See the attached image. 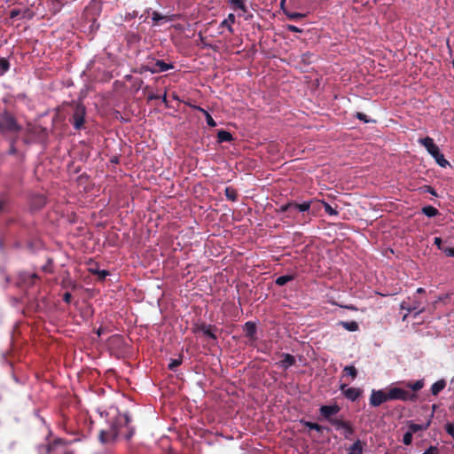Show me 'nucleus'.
I'll use <instances>...</instances> for the list:
<instances>
[{
  "mask_svg": "<svg viewBox=\"0 0 454 454\" xmlns=\"http://www.w3.org/2000/svg\"><path fill=\"white\" fill-rule=\"evenodd\" d=\"M389 401L387 398V391H385L383 389H372L371 392V395L369 398V403L372 407H379L382 403Z\"/></svg>",
  "mask_w": 454,
  "mask_h": 454,
  "instance_id": "1a4fd4ad",
  "label": "nucleus"
},
{
  "mask_svg": "<svg viewBox=\"0 0 454 454\" xmlns=\"http://www.w3.org/2000/svg\"><path fill=\"white\" fill-rule=\"evenodd\" d=\"M225 196L229 200L235 201L237 200V192L234 189L227 187L225 189Z\"/></svg>",
  "mask_w": 454,
  "mask_h": 454,
  "instance_id": "c9c22d12",
  "label": "nucleus"
},
{
  "mask_svg": "<svg viewBox=\"0 0 454 454\" xmlns=\"http://www.w3.org/2000/svg\"><path fill=\"white\" fill-rule=\"evenodd\" d=\"M141 39L140 35L137 33H133L129 35V43H132V42H139Z\"/></svg>",
  "mask_w": 454,
  "mask_h": 454,
  "instance_id": "3c124183",
  "label": "nucleus"
},
{
  "mask_svg": "<svg viewBox=\"0 0 454 454\" xmlns=\"http://www.w3.org/2000/svg\"><path fill=\"white\" fill-rule=\"evenodd\" d=\"M293 205H294V202L291 201V202H288V203H286V204L280 206L279 212H281V213L288 212L289 210L293 209Z\"/></svg>",
  "mask_w": 454,
  "mask_h": 454,
  "instance_id": "79ce46f5",
  "label": "nucleus"
},
{
  "mask_svg": "<svg viewBox=\"0 0 454 454\" xmlns=\"http://www.w3.org/2000/svg\"><path fill=\"white\" fill-rule=\"evenodd\" d=\"M232 140H233V137L229 131L221 129L217 132V142L218 143L231 142Z\"/></svg>",
  "mask_w": 454,
  "mask_h": 454,
  "instance_id": "5701e85b",
  "label": "nucleus"
},
{
  "mask_svg": "<svg viewBox=\"0 0 454 454\" xmlns=\"http://www.w3.org/2000/svg\"><path fill=\"white\" fill-rule=\"evenodd\" d=\"M430 423H431L430 420H428L425 424L410 423L408 426V428H409L408 431L413 434L419 431L427 430L428 428V427L430 426Z\"/></svg>",
  "mask_w": 454,
  "mask_h": 454,
  "instance_id": "412c9836",
  "label": "nucleus"
},
{
  "mask_svg": "<svg viewBox=\"0 0 454 454\" xmlns=\"http://www.w3.org/2000/svg\"><path fill=\"white\" fill-rule=\"evenodd\" d=\"M447 256L454 257V247H444L442 250Z\"/></svg>",
  "mask_w": 454,
  "mask_h": 454,
  "instance_id": "a18cd8bd",
  "label": "nucleus"
},
{
  "mask_svg": "<svg viewBox=\"0 0 454 454\" xmlns=\"http://www.w3.org/2000/svg\"><path fill=\"white\" fill-rule=\"evenodd\" d=\"M311 203V200L303 201L302 203L294 202V205H293V208L301 213L308 212L310 209Z\"/></svg>",
  "mask_w": 454,
  "mask_h": 454,
  "instance_id": "393cba45",
  "label": "nucleus"
},
{
  "mask_svg": "<svg viewBox=\"0 0 454 454\" xmlns=\"http://www.w3.org/2000/svg\"><path fill=\"white\" fill-rule=\"evenodd\" d=\"M339 325H340L344 329H346L349 332H356L359 328L358 324L356 321H350V322L340 321V322H339Z\"/></svg>",
  "mask_w": 454,
  "mask_h": 454,
  "instance_id": "bb28decb",
  "label": "nucleus"
},
{
  "mask_svg": "<svg viewBox=\"0 0 454 454\" xmlns=\"http://www.w3.org/2000/svg\"><path fill=\"white\" fill-rule=\"evenodd\" d=\"M140 20H142L143 21H145V17L144 16V14H142L140 17H139Z\"/></svg>",
  "mask_w": 454,
  "mask_h": 454,
  "instance_id": "774afa93",
  "label": "nucleus"
},
{
  "mask_svg": "<svg viewBox=\"0 0 454 454\" xmlns=\"http://www.w3.org/2000/svg\"><path fill=\"white\" fill-rule=\"evenodd\" d=\"M244 331L246 333V336H247L250 340H255L256 337V325L254 322L248 321L244 325Z\"/></svg>",
  "mask_w": 454,
  "mask_h": 454,
  "instance_id": "2eb2a0df",
  "label": "nucleus"
},
{
  "mask_svg": "<svg viewBox=\"0 0 454 454\" xmlns=\"http://www.w3.org/2000/svg\"><path fill=\"white\" fill-rule=\"evenodd\" d=\"M340 390L342 391L344 396L352 402L356 401L361 395V390L356 387H347V385H341Z\"/></svg>",
  "mask_w": 454,
  "mask_h": 454,
  "instance_id": "4468645a",
  "label": "nucleus"
},
{
  "mask_svg": "<svg viewBox=\"0 0 454 454\" xmlns=\"http://www.w3.org/2000/svg\"><path fill=\"white\" fill-rule=\"evenodd\" d=\"M102 6L97 0H91L85 7L82 15V27L85 32L93 33L96 31L99 24L98 17L100 15Z\"/></svg>",
  "mask_w": 454,
  "mask_h": 454,
  "instance_id": "f03ea898",
  "label": "nucleus"
},
{
  "mask_svg": "<svg viewBox=\"0 0 454 454\" xmlns=\"http://www.w3.org/2000/svg\"><path fill=\"white\" fill-rule=\"evenodd\" d=\"M90 271L98 275L100 279H105L106 277L109 275V272L106 270H90Z\"/></svg>",
  "mask_w": 454,
  "mask_h": 454,
  "instance_id": "4c0bfd02",
  "label": "nucleus"
},
{
  "mask_svg": "<svg viewBox=\"0 0 454 454\" xmlns=\"http://www.w3.org/2000/svg\"><path fill=\"white\" fill-rule=\"evenodd\" d=\"M4 208V203L2 200H0V211Z\"/></svg>",
  "mask_w": 454,
  "mask_h": 454,
  "instance_id": "338daca9",
  "label": "nucleus"
},
{
  "mask_svg": "<svg viewBox=\"0 0 454 454\" xmlns=\"http://www.w3.org/2000/svg\"><path fill=\"white\" fill-rule=\"evenodd\" d=\"M446 385H447V383H446L445 380L442 379V380H437L431 386V388H430L431 394L433 395H437L440 392H442L445 388Z\"/></svg>",
  "mask_w": 454,
  "mask_h": 454,
  "instance_id": "aec40b11",
  "label": "nucleus"
},
{
  "mask_svg": "<svg viewBox=\"0 0 454 454\" xmlns=\"http://www.w3.org/2000/svg\"><path fill=\"white\" fill-rule=\"evenodd\" d=\"M411 307V308H407L408 312L416 311V314H420L425 310L423 308H420V303L418 301H414Z\"/></svg>",
  "mask_w": 454,
  "mask_h": 454,
  "instance_id": "72a5a7b5",
  "label": "nucleus"
},
{
  "mask_svg": "<svg viewBox=\"0 0 454 454\" xmlns=\"http://www.w3.org/2000/svg\"><path fill=\"white\" fill-rule=\"evenodd\" d=\"M281 356L283 357V359L279 362L278 364L284 370L288 369L289 367L293 366L295 364V358L291 354L283 353Z\"/></svg>",
  "mask_w": 454,
  "mask_h": 454,
  "instance_id": "dca6fc26",
  "label": "nucleus"
},
{
  "mask_svg": "<svg viewBox=\"0 0 454 454\" xmlns=\"http://www.w3.org/2000/svg\"><path fill=\"white\" fill-rule=\"evenodd\" d=\"M10 69L9 60L5 58H0V74L3 75Z\"/></svg>",
  "mask_w": 454,
  "mask_h": 454,
  "instance_id": "2f4dec72",
  "label": "nucleus"
},
{
  "mask_svg": "<svg viewBox=\"0 0 454 454\" xmlns=\"http://www.w3.org/2000/svg\"><path fill=\"white\" fill-rule=\"evenodd\" d=\"M97 333H98V336H100L103 333L102 328H98V331H97Z\"/></svg>",
  "mask_w": 454,
  "mask_h": 454,
  "instance_id": "e2e57ef3",
  "label": "nucleus"
},
{
  "mask_svg": "<svg viewBox=\"0 0 454 454\" xmlns=\"http://www.w3.org/2000/svg\"><path fill=\"white\" fill-rule=\"evenodd\" d=\"M338 431L341 432L345 439H350L355 433L354 427L350 421H344L343 426L339 427Z\"/></svg>",
  "mask_w": 454,
  "mask_h": 454,
  "instance_id": "f3484780",
  "label": "nucleus"
},
{
  "mask_svg": "<svg viewBox=\"0 0 454 454\" xmlns=\"http://www.w3.org/2000/svg\"><path fill=\"white\" fill-rule=\"evenodd\" d=\"M418 142L423 145L427 153L434 158L435 162L442 168L450 166V162L445 159L444 155L440 152L437 145L434 144V139L430 137L419 138Z\"/></svg>",
  "mask_w": 454,
  "mask_h": 454,
  "instance_id": "20e7f679",
  "label": "nucleus"
},
{
  "mask_svg": "<svg viewBox=\"0 0 454 454\" xmlns=\"http://www.w3.org/2000/svg\"><path fill=\"white\" fill-rule=\"evenodd\" d=\"M22 129V126L18 122L15 115L4 110L0 113V134L3 136L19 134Z\"/></svg>",
  "mask_w": 454,
  "mask_h": 454,
  "instance_id": "7ed1b4c3",
  "label": "nucleus"
},
{
  "mask_svg": "<svg viewBox=\"0 0 454 454\" xmlns=\"http://www.w3.org/2000/svg\"><path fill=\"white\" fill-rule=\"evenodd\" d=\"M345 420L338 418H333L328 422L335 428V430H339V427L343 426Z\"/></svg>",
  "mask_w": 454,
  "mask_h": 454,
  "instance_id": "e433bc0d",
  "label": "nucleus"
},
{
  "mask_svg": "<svg viewBox=\"0 0 454 454\" xmlns=\"http://www.w3.org/2000/svg\"><path fill=\"white\" fill-rule=\"evenodd\" d=\"M85 116V106L82 104H77L74 108L73 114L69 119L75 130H81L83 128Z\"/></svg>",
  "mask_w": 454,
  "mask_h": 454,
  "instance_id": "6e6552de",
  "label": "nucleus"
},
{
  "mask_svg": "<svg viewBox=\"0 0 454 454\" xmlns=\"http://www.w3.org/2000/svg\"><path fill=\"white\" fill-rule=\"evenodd\" d=\"M434 244L437 247L438 249L440 250H442V247H444V246H442V239L439 238V237H435L434 239Z\"/></svg>",
  "mask_w": 454,
  "mask_h": 454,
  "instance_id": "09e8293b",
  "label": "nucleus"
},
{
  "mask_svg": "<svg viewBox=\"0 0 454 454\" xmlns=\"http://www.w3.org/2000/svg\"><path fill=\"white\" fill-rule=\"evenodd\" d=\"M417 293H418V294H423V293H425V289H424V288H422V287H419V288L417 289Z\"/></svg>",
  "mask_w": 454,
  "mask_h": 454,
  "instance_id": "052dcab7",
  "label": "nucleus"
},
{
  "mask_svg": "<svg viewBox=\"0 0 454 454\" xmlns=\"http://www.w3.org/2000/svg\"><path fill=\"white\" fill-rule=\"evenodd\" d=\"M363 442L360 440H356L348 450V454H363Z\"/></svg>",
  "mask_w": 454,
  "mask_h": 454,
  "instance_id": "b1692460",
  "label": "nucleus"
},
{
  "mask_svg": "<svg viewBox=\"0 0 454 454\" xmlns=\"http://www.w3.org/2000/svg\"><path fill=\"white\" fill-rule=\"evenodd\" d=\"M426 191L427 192H429L430 194L434 195V196H436V192L434 191V188H432L431 186H426Z\"/></svg>",
  "mask_w": 454,
  "mask_h": 454,
  "instance_id": "5fc2aeb1",
  "label": "nucleus"
},
{
  "mask_svg": "<svg viewBox=\"0 0 454 454\" xmlns=\"http://www.w3.org/2000/svg\"><path fill=\"white\" fill-rule=\"evenodd\" d=\"M406 387L413 391H419L425 386V380L423 379L418 380L415 382H407Z\"/></svg>",
  "mask_w": 454,
  "mask_h": 454,
  "instance_id": "a878e982",
  "label": "nucleus"
},
{
  "mask_svg": "<svg viewBox=\"0 0 454 454\" xmlns=\"http://www.w3.org/2000/svg\"><path fill=\"white\" fill-rule=\"evenodd\" d=\"M438 449L436 446H430L428 447L423 454H437Z\"/></svg>",
  "mask_w": 454,
  "mask_h": 454,
  "instance_id": "de8ad7c7",
  "label": "nucleus"
},
{
  "mask_svg": "<svg viewBox=\"0 0 454 454\" xmlns=\"http://www.w3.org/2000/svg\"><path fill=\"white\" fill-rule=\"evenodd\" d=\"M160 98V97L158 95H155V94H151L148 96V99L149 100H153V99H158Z\"/></svg>",
  "mask_w": 454,
  "mask_h": 454,
  "instance_id": "bf43d9fd",
  "label": "nucleus"
},
{
  "mask_svg": "<svg viewBox=\"0 0 454 454\" xmlns=\"http://www.w3.org/2000/svg\"><path fill=\"white\" fill-rule=\"evenodd\" d=\"M46 204V198L43 194H32L29 198V207L32 211L41 209Z\"/></svg>",
  "mask_w": 454,
  "mask_h": 454,
  "instance_id": "f8f14e48",
  "label": "nucleus"
},
{
  "mask_svg": "<svg viewBox=\"0 0 454 454\" xmlns=\"http://www.w3.org/2000/svg\"><path fill=\"white\" fill-rule=\"evenodd\" d=\"M233 11L240 10L243 12H247L246 0H226Z\"/></svg>",
  "mask_w": 454,
  "mask_h": 454,
  "instance_id": "a211bd4d",
  "label": "nucleus"
},
{
  "mask_svg": "<svg viewBox=\"0 0 454 454\" xmlns=\"http://www.w3.org/2000/svg\"><path fill=\"white\" fill-rule=\"evenodd\" d=\"M16 153V147L14 146V143L12 142L11 145V148L9 150L10 154H14Z\"/></svg>",
  "mask_w": 454,
  "mask_h": 454,
  "instance_id": "6e6d98bb",
  "label": "nucleus"
},
{
  "mask_svg": "<svg viewBox=\"0 0 454 454\" xmlns=\"http://www.w3.org/2000/svg\"><path fill=\"white\" fill-rule=\"evenodd\" d=\"M284 13L289 20H301L306 17L305 13L296 12L284 11Z\"/></svg>",
  "mask_w": 454,
  "mask_h": 454,
  "instance_id": "c756f323",
  "label": "nucleus"
},
{
  "mask_svg": "<svg viewBox=\"0 0 454 454\" xmlns=\"http://www.w3.org/2000/svg\"><path fill=\"white\" fill-rule=\"evenodd\" d=\"M345 308H347L348 309H353V310L356 309V308L354 306H346Z\"/></svg>",
  "mask_w": 454,
  "mask_h": 454,
  "instance_id": "69168bd1",
  "label": "nucleus"
},
{
  "mask_svg": "<svg viewBox=\"0 0 454 454\" xmlns=\"http://www.w3.org/2000/svg\"><path fill=\"white\" fill-rule=\"evenodd\" d=\"M340 408L337 404L322 405L319 409L320 415L329 421L334 415L339 413Z\"/></svg>",
  "mask_w": 454,
  "mask_h": 454,
  "instance_id": "ddd939ff",
  "label": "nucleus"
},
{
  "mask_svg": "<svg viewBox=\"0 0 454 454\" xmlns=\"http://www.w3.org/2000/svg\"><path fill=\"white\" fill-rule=\"evenodd\" d=\"M37 278L36 273L20 272L18 277V285L20 286H32L35 284Z\"/></svg>",
  "mask_w": 454,
  "mask_h": 454,
  "instance_id": "9d476101",
  "label": "nucleus"
},
{
  "mask_svg": "<svg viewBox=\"0 0 454 454\" xmlns=\"http://www.w3.org/2000/svg\"><path fill=\"white\" fill-rule=\"evenodd\" d=\"M235 21H236L235 14L230 13L227 16V18L224 19L221 22V27H226L230 33H232L233 32L232 25L235 23Z\"/></svg>",
  "mask_w": 454,
  "mask_h": 454,
  "instance_id": "4be33fe9",
  "label": "nucleus"
},
{
  "mask_svg": "<svg viewBox=\"0 0 454 454\" xmlns=\"http://www.w3.org/2000/svg\"><path fill=\"white\" fill-rule=\"evenodd\" d=\"M161 99H162V102H164V103L167 102L166 93L161 97Z\"/></svg>",
  "mask_w": 454,
  "mask_h": 454,
  "instance_id": "0e129e2a",
  "label": "nucleus"
},
{
  "mask_svg": "<svg viewBox=\"0 0 454 454\" xmlns=\"http://www.w3.org/2000/svg\"><path fill=\"white\" fill-rule=\"evenodd\" d=\"M303 425L309 429L315 430L317 432H323L325 427L317 423L310 422V421H302Z\"/></svg>",
  "mask_w": 454,
  "mask_h": 454,
  "instance_id": "7c9ffc66",
  "label": "nucleus"
},
{
  "mask_svg": "<svg viewBox=\"0 0 454 454\" xmlns=\"http://www.w3.org/2000/svg\"><path fill=\"white\" fill-rule=\"evenodd\" d=\"M137 11H133L131 12H127L126 15H125V20H130L132 19H135L136 17H137Z\"/></svg>",
  "mask_w": 454,
  "mask_h": 454,
  "instance_id": "8fccbe9b",
  "label": "nucleus"
},
{
  "mask_svg": "<svg viewBox=\"0 0 454 454\" xmlns=\"http://www.w3.org/2000/svg\"><path fill=\"white\" fill-rule=\"evenodd\" d=\"M448 297H449V294H446L445 296H439L438 297V301H442V300H444V299H446Z\"/></svg>",
  "mask_w": 454,
  "mask_h": 454,
  "instance_id": "680f3d73",
  "label": "nucleus"
},
{
  "mask_svg": "<svg viewBox=\"0 0 454 454\" xmlns=\"http://www.w3.org/2000/svg\"><path fill=\"white\" fill-rule=\"evenodd\" d=\"M38 451L39 454H71L68 446L59 438L45 446H40Z\"/></svg>",
  "mask_w": 454,
  "mask_h": 454,
  "instance_id": "423d86ee",
  "label": "nucleus"
},
{
  "mask_svg": "<svg viewBox=\"0 0 454 454\" xmlns=\"http://www.w3.org/2000/svg\"><path fill=\"white\" fill-rule=\"evenodd\" d=\"M148 63L141 65L137 72L143 74L144 72H150L151 74L163 73L174 68L173 64L167 63L161 59H156L153 56L147 58Z\"/></svg>",
  "mask_w": 454,
  "mask_h": 454,
  "instance_id": "39448f33",
  "label": "nucleus"
},
{
  "mask_svg": "<svg viewBox=\"0 0 454 454\" xmlns=\"http://www.w3.org/2000/svg\"><path fill=\"white\" fill-rule=\"evenodd\" d=\"M407 308H411V305H408L405 301H403L401 304V309L407 310Z\"/></svg>",
  "mask_w": 454,
  "mask_h": 454,
  "instance_id": "13d9d810",
  "label": "nucleus"
},
{
  "mask_svg": "<svg viewBox=\"0 0 454 454\" xmlns=\"http://www.w3.org/2000/svg\"><path fill=\"white\" fill-rule=\"evenodd\" d=\"M387 398L389 401L400 400L403 402H415L417 400V395L403 388L394 387L387 389Z\"/></svg>",
  "mask_w": 454,
  "mask_h": 454,
  "instance_id": "0eeeda50",
  "label": "nucleus"
},
{
  "mask_svg": "<svg viewBox=\"0 0 454 454\" xmlns=\"http://www.w3.org/2000/svg\"><path fill=\"white\" fill-rule=\"evenodd\" d=\"M422 213L427 217H434L439 214V211L433 206H425L422 207Z\"/></svg>",
  "mask_w": 454,
  "mask_h": 454,
  "instance_id": "c85d7f7f",
  "label": "nucleus"
},
{
  "mask_svg": "<svg viewBox=\"0 0 454 454\" xmlns=\"http://www.w3.org/2000/svg\"><path fill=\"white\" fill-rule=\"evenodd\" d=\"M215 329V327L210 325H203L199 328V331L201 332L206 337L211 339L212 340H216V335L214 332Z\"/></svg>",
  "mask_w": 454,
  "mask_h": 454,
  "instance_id": "6ab92c4d",
  "label": "nucleus"
},
{
  "mask_svg": "<svg viewBox=\"0 0 454 454\" xmlns=\"http://www.w3.org/2000/svg\"><path fill=\"white\" fill-rule=\"evenodd\" d=\"M192 108L197 110V111H200L201 112L202 114H204L207 110H205L204 108H202L201 106H192Z\"/></svg>",
  "mask_w": 454,
  "mask_h": 454,
  "instance_id": "4d7b16f0",
  "label": "nucleus"
},
{
  "mask_svg": "<svg viewBox=\"0 0 454 454\" xmlns=\"http://www.w3.org/2000/svg\"><path fill=\"white\" fill-rule=\"evenodd\" d=\"M356 117L358 120H360V121H364V123L375 122V121L371 120V119H368V117H367V115H366V114H363V113H360V112H357V113L356 114Z\"/></svg>",
  "mask_w": 454,
  "mask_h": 454,
  "instance_id": "ea45409f",
  "label": "nucleus"
},
{
  "mask_svg": "<svg viewBox=\"0 0 454 454\" xmlns=\"http://www.w3.org/2000/svg\"><path fill=\"white\" fill-rule=\"evenodd\" d=\"M294 279V275H283L275 279L276 285L279 286H285L286 283Z\"/></svg>",
  "mask_w": 454,
  "mask_h": 454,
  "instance_id": "cd10ccee",
  "label": "nucleus"
},
{
  "mask_svg": "<svg viewBox=\"0 0 454 454\" xmlns=\"http://www.w3.org/2000/svg\"><path fill=\"white\" fill-rule=\"evenodd\" d=\"M151 18L153 20V26H160L163 23L173 20V15H169V12L162 13L157 11H153Z\"/></svg>",
  "mask_w": 454,
  "mask_h": 454,
  "instance_id": "9b49d317",
  "label": "nucleus"
},
{
  "mask_svg": "<svg viewBox=\"0 0 454 454\" xmlns=\"http://www.w3.org/2000/svg\"><path fill=\"white\" fill-rule=\"evenodd\" d=\"M182 364L181 359H172L168 364V368L171 371H175L177 366H179Z\"/></svg>",
  "mask_w": 454,
  "mask_h": 454,
  "instance_id": "c03bdc74",
  "label": "nucleus"
},
{
  "mask_svg": "<svg viewBox=\"0 0 454 454\" xmlns=\"http://www.w3.org/2000/svg\"><path fill=\"white\" fill-rule=\"evenodd\" d=\"M130 422L131 419L127 413H119L111 423L108 430H101L99 434L100 442L106 443L114 441L118 437L129 440L135 433V429L130 426Z\"/></svg>",
  "mask_w": 454,
  "mask_h": 454,
  "instance_id": "f257e3e1",
  "label": "nucleus"
},
{
  "mask_svg": "<svg viewBox=\"0 0 454 454\" xmlns=\"http://www.w3.org/2000/svg\"><path fill=\"white\" fill-rule=\"evenodd\" d=\"M346 375L355 379L357 376V370L354 365H346L343 369Z\"/></svg>",
  "mask_w": 454,
  "mask_h": 454,
  "instance_id": "473e14b6",
  "label": "nucleus"
},
{
  "mask_svg": "<svg viewBox=\"0 0 454 454\" xmlns=\"http://www.w3.org/2000/svg\"><path fill=\"white\" fill-rule=\"evenodd\" d=\"M72 295L70 293L67 292L63 295V301L67 303H69L71 301Z\"/></svg>",
  "mask_w": 454,
  "mask_h": 454,
  "instance_id": "864d4df0",
  "label": "nucleus"
},
{
  "mask_svg": "<svg viewBox=\"0 0 454 454\" xmlns=\"http://www.w3.org/2000/svg\"><path fill=\"white\" fill-rule=\"evenodd\" d=\"M322 204L325 213L328 214L329 215H337L339 214L338 211L335 208H333L329 203L322 201Z\"/></svg>",
  "mask_w": 454,
  "mask_h": 454,
  "instance_id": "f704fd0d",
  "label": "nucleus"
},
{
  "mask_svg": "<svg viewBox=\"0 0 454 454\" xmlns=\"http://www.w3.org/2000/svg\"><path fill=\"white\" fill-rule=\"evenodd\" d=\"M286 29L290 32H294V33H301L302 32L301 28H300L294 25H287Z\"/></svg>",
  "mask_w": 454,
  "mask_h": 454,
  "instance_id": "49530a36",
  "label": "nucleus"
},
{
  "mask_svg": "<svg viewBox=\"0 0 454 454\" xmlns=\"http://www.w3.org/2000/svg\"><path fill=\"white\" fill-rule=\"evenodd\" d=\"M412 442V434L407 431L403 436V442L405 445H410Z\"/></svg>",
  "mask_w": 454,
  "mask_h": 454,
  "instance_id": "37998d69",
  "label": "nucleus"
},
{
  "mask_svg": "<svg viewBox=\"0 0 454 454\" xmlns=\"http://www.w3.org/2000/svg\"><path fill=\"white\" fill-rule=\"evenodd\" d=\"M20 13H21L20 10H19V9H12L10 12V18L11 19H16L18 16H20Z\"/></svg>",
  "mask_w": 454,
  "mask_h": 454,
  "instance_id": "603ef678",
  "label": "nucleus"
},
{
  "mask_svg": "<svg viewBox=\"0 0 454 454\" xmlns=\"http://www.w3.org/2000/svg\"><path fill=\"white\" fill-rule=\"evenodd\" d=\"M445 431L454 440V424L450 422L446 423Z\"/></svg>",
  "mask_w": 454,
  "mask_h": 454,
  "instance_id": "a19ab883",
  "label": "nucleus"
},
{
  "mask_svg": "<svg viewBox=\"0 0 454 454\" xmlns=\"http://www.w3.org/2000/svg\"><path fill=\"white\" fill-rule=\"evenodd\" d=\"M203 114L205 115L207 123L209 127L214 128L217 125L215 121L212 118V116L210 115V114L207 111H206Z\"/></svg>",
  "mask_w": 454,
  "mask_h": 454,
  "instance_id": "58836bf2",
  "label": "nucleus"
}]
</instances>
